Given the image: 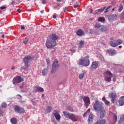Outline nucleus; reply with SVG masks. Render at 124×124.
Here are the masks:
<instances>
[{"mask_svg":"<svg viewBox=\"0 0 124 124\" xmlns=\"http://www.w3.org/2000/svg\"><path fill=\"white\" fill-rule=\"evenodd\" d=\"M102 104L103 103H100L99 101L97 100H95V103L93 105V108L95 111H99L100 114V118L103 119L105 117V114L106 113L105 112V110L103 108V107H102Z\"/></svg>","mask_w":124,"mask_h":124,"instance_id":"1","label":"nucleus"},{"mask_svg":"<svg viewBox=\"0 0 124 124\" xmlns=\"http://www.w3.org/2000/svg\"><path fill=\"white\" fill-rule=\"evenodd\" d=\"M63 114L64 117L67 118V119L71 120V121H73V122H77V118L75 114L70 113L69 112L65 111H63Z\"/></svg>","mask_w":124,"mask_h":124,"instance_id":"2","label":"nucleus"},{"mask_svg":"<svg viewBox=\"0 0 124 124\" xmlns=\"http://www.w3.org/2000/svg\"><path fill=\"white\" fill-rule=\"evenodd\" d=\"M110 45L111 47H117V46H119V45H121V44H123V40L121 39H118L116 40L114 39V38L111 37L110 38Z\"/></svg>","mask_w":124,"mask_h":124,"instance_id":"3","label":"nucleus"},{"mask_svg":"<svg viewBox=\"0 0 124 124\" xmlns=\"http://www.w3.org/2000/svg\"><path fill=\"white\" fill-rule=\"evenodd\" d=\"M79 65H83V66H89L90 65V60H89V56H86L83 59L80 60L78 62Z\"/></svg>","mask_w":124,"mask_h":124,"instance_id":"4","label":"nucleus"},{"mask_svg":"<svg viewBox=\"0 0 124 124\" xmlns=\"http://www.w3.org/2000/svg\"><path fill=\"white\" fill-rule=\"evenodd\" d=\"M33 60V57H32L31 55H26L25 56V57L23 58V62L25 64V67L26 68H28L29 66V62H31V61H32Z\"/></svg>","mask_w":124,"mask_h":124,"instance_id":"5","label":"nucleus"},{"mask_svg":"<svg viewBox=\"0 0 124 124\" xmlns=\"http://www.w3.org/2000/svg\"><path fill=\"white\" fill-rule=\"evenodd\" d=\"M52 69L51 71V73L52 74L55 73L56 72L57 69L60 67V65L59 64V61H55L52 65Z\"/></svg>","mask_w":124,"mask_h":124,"instance_id":"6","label":"nucleus"},{"mask_svg":"<svg viewBox=\"0 0 124 124\" xmlns=\"http://www.w3.org/2000/svg\"><path fill=\"white\" fill-rule=\"evenodd\" d=\"M56 45L57 42L53 41L52 40H47L46 43V47L49 46L50 47V48H54V47H55V46H56Z\"/></svg>","mask_w":124,"mask_h":124,"instance_id":"7","label":"nucleus"},{"mask_svg":"<svg viewBox=\"0 0 124 124\" xmlns=\"http://www.w3.org/2000/svg\"><path fill=\"white\" fill-rule=\"evenodd\" d=\"M24 79L22 78L20 76H16L15 77L13 80V84L14 85H16V84H19L21 82H23Z\"/></svg>","mask_w":124,"mask_h":124,"instance_id":"8","label":"nucleus"},{"mask_svg":"<svg viewBox=\"0 0 124 124\" xmlns=\"http://www.w3.org/2000/svg\"><path fill=\"white\" fill-rule=\"evenodd\" d=\"M80 98L83 99V101L85 103V106L86 108H88L89 106H90V104H91V100H90V97L88 96H81Z\"/></svg>","mask_w":124,"mask_h":124,"instance_id":"9","label":"nucleus"},{"mask_svg":"<svg viewBox=\"0 0 124 124\" xmlns=\"http://www.w3.org/2000/svg\"><path fill=\"white\" fill-rule=\"evenodd\" d=\"M119 18V15L118 14H114L108 16V19L109 22H114Z\"/></svg>","mask_w":124,"mask_h":124,"instance_id":"10","label":"nucleus"},{"mask_svg":"<svg viewBox=\"0 0 124 124\" xmlns=\"http://www.w3.org/2000/svg\"><path fill=\"white\" fill-rule=\"evenodd\" d=\"M15 111L16 113H19V114H23L25 113V109L21 107L16 106L15 107Z\"/></svg>","mask_w":124,"mask_h":124,"instance_id":"11","label":"nucleus"},{"mask_svg":"<svg viewBox=\"0 0 124 124\" xmlns=\"http://www.w3.org/2000/svg\"><path fill=\"white\" fill-rule=\"evenodd\" d=\"M53 115L55 117L57 121H60L61 115H60V113H59V111H58V110H54L53 111Z\"/></svg>","mask_w":124,"mask_h":124,"instance_id":"12","label":"nucleus"},{"mask_svg":"<svg viewBox=\"0 0 124 124\" xmlns=\"http://www.w3.org/2000/svg\"><path fill=\"white\" fill-rule=\"evenodd\" d=\"M109 97L110 98H111V102L112 103H115V100H116V97H117L116 93L113 92L109 94Z\"/></svg>","mask_w":124,"mask_h":124,"instance_id":"13","label":"nucleus"},{"mask_svg":"<svg viewBox=\"0 0 124 124\" xmlns=\"http://www.w3.org/2000/svg\"><path fill=\"white\" fill-rule=\"evenodd\" d=\"M107 52L110 56H114V55H116V54H117V50L115 49H108L107 51Z\"/></svg>","mask_w":124,"mask_h":124,"instance_id":"14","label":"nucleus"},{"mask_svg":"<svg viewBox=\"0 0 124 124\" xmlns=\"http://www.w3.org/2000/svg\"><path fill=\"white\" fill-rule=\"evenodd\" d=\"M97 65H98V63H97V62H93L92 64L90 67V69H91V70H94L97 67Z\"/></svg>","mask_w":124,"mask_h":124,"instance_id":"15","label":"nucleus"},{"mask_svg":"<svg viewBox=\"0 0 124 124\" xmlns=\"http://www.w3.org/2000/svg\"><path fill=\"white\" fill-rule=\"evenodd\" d=\"M59 38V36L56 34H52L50 36V40L53 41H56Z\"/></svg>","mask_w":124,"mask_h":124,"instance_id":"16","label":"nucleus"},{"mask_svg":"<svg viewBox=\"0 0 124 124\" xmlns=\"http://www.w3.org/2000/svg\"><path fill=\"white\" fill-rule=\"evenodd\" d=\"M76 34L78 36H82V35H84L85 34V32L83 30L81 29H78L76 32Z\"/></svg>","mask_w":124,"mask_h":124,"instance_id":"17","label":"nucleus"},{"mask_svg":"<svg viewBox=\"0 0 124 124\" xmlns=\"http://www.w3.org/2000/svg\"><path fill=\"white\" fill-rule=\"evenodd\" d=\"M102 100L104 102L105 104L107 105V106H110V105H111V103H110V102L106 100V98L105 97H103L102 98Z\"/></svg>","mask_w":124,"mask_h":124,"instance_id":"18","label":"nucleus"},{"mask_svg":"<svg viewBox=\"0 0 124 124\" xmlns=\"http://www.w3.org/2000/svg\"><path fill=\"white\" fill-rule=\"evenodd\" d=\"M119 103L120 106L124 105V96H122L120 98Z\"/></svg>","mask_w":124,"mask_h":124,"instance_id":"19","label":"nucleus"},{"mask_svg":"<svg viewBox=\"0 0 124 124\" xmlns=\"http://www.w3.org/2000/svg\"><path fill=\"white\" fill-rule=\"evenodd\" d=\"M88 122L90 124H92L93 122V114L90 113L89 116V118H88Z\"/></svg>","mask_w":124,"mask_h":124,"instance_id":"20","label":"nucleus"},{"mask_svg":"<svg viewBox=\"0 0 124 124\" xmlns=\"http://www.w3.org/2000/svg\"><path fill=\"white\" fill-rule=\"evenodd\" d=\"M106 123V120L105 119H104L98 120L96 122L94 123V124H105Z\"/></svg>","mask_w":124,"mask_h":124,"instance_id":"21","label":"nucleus"},{"mask_svg":"<svg viewBox=\"0 0 124 124\" xmlns=\"http://www.w3.org/2000/svg\"><path fill=\"white\" fill-rule=\"evenodd\" d=\"M52 107L51 106H48L46 110V113L47 114H49V113H51V112H52Z\"/></svg>","mask_w":124,"mask_h":124,"instance_id":"22","label":"nucleus"},{"mask_svg":"<svg viewBox=\"0 0 124 124\" xmlns=\"http://www.w3.org/2000/svg\"><path fill=\"white\" fill-rule=\"evenodd\" d=\"M123 122H124V114L121 116L120 119L118 121L119 124H123Z\"/></svg>","mask_w":124,"mask_h":124,"instance_id":"23","label":"nucleus"},{"mask_svg":"<svg viewBox=\"0 0 124 124\" xmlns=\"http://www.w3.org/2000/svg\"><path fill=\"white\" fill-rule=\"evenodd\" d=\"M66 110H67L70 112H74V109H73V108H72V107L70 106H68L66 107Z\"/></svg>","mask_w":124,"mask_h":124,"instance_id":"24","label":"nucleus"},{"mask_svg":"<svg viewBox=\"0 0 124 124\" xmlns=\"http://www.w3.org/2000/svg\"><path fill=\"white\" fill-rule=\"evenodd\" d=\"M84 45H85V42H84V41H80L78 48H80V49L83 48V46H84Z\"/></svg>","mask_w":124,"mask_h":124,"instance_id":"25","label":"nucleus"},{"mask_svg":"<svg viewBox=\"0 0 124 124\" xmlns=\"http://www.w3.org/2000/svg\"><path fill=\"white\" fill-rule=\"evenodd\" d=\"M105 9H106V7H105L103 8H101V9L96 10V11H95V14H98V12H103V11H104Z\"/></svg>","mask_w":124,"mask_h":124,"instance_id":"26","label":"nucleus"},{"mask_svg":"<svg viewBox=\"0 0 124 124\" xmlns=\"http://www.w3.org/2000/svg\"><path fill=\"white\" fill-rule=\"evenodd\" d=\"M17 122L16 118H12L11 119V123L12 124H17Z\"/></svg>","mask_w":124,"mask_h":124,"instance_id":"27","label":"nucleus"},{"mask_svg":"<svg viewBox=\"0 0 124 124\" xmlns=\"http://www.w3.org/2000/svg\"><path fill=\"white\" fill-rule=\"evenodd\" d=\"M36 92H40L41 93H43L44 92V89L42 87H37L36 88Z\"/></svg>","mask_w":124,"mask_h":124,"instance_id":"28","label":"nucleus"},{"mask_svg":"<svg viewBox=\"0 0 124 124\" xmlns=\"http://www.w3.org/2000/svg\"><path fill=\"white\" fill-rule=\"evenodd\" d=\"M98 22H101V23H104L105 22V18L104 17H100L97 19Z\"/></svg>","mask_w":124,"mask_h":124,"instance_id":"29","label":"nucleus"},{"mask_svg":"<svg viewBox=\"0 0 124 124\" xmlns=\"http://www.w3.org/2000/svg\"><path fill=\"white\" fill-rule=\"evenodd\" d=\"M85 77V72H83L82 73H81L79 75V78L80 80H83L84 79V77Z\"/></svg>","mask_w":124,"mask_h":124,"instance_id":"30","label":"nucleus"},{"mask_svg":"<svg viewBox=\"0 0 124 124\" xmlns=\"http://www.w3.org/2000/svg\"><path fill=\"white\" fill-rule=\"evenodd\" d=\"M102 25L100 24V23H96L94 25L95 29H100L101 28Z\"/></svg>","mask_w":124,"mask_h":124,"instance_id":"31","label":"nucleus"},{"mask_svg":"<svg viewBox=\"0 0 124 124\" xmlns=\"http://www.w3.org/2000/svg\"><path fill=\"white\" fill-rule=\"evenodd\" d=\"M100 30L101 31L104 32V31H107L108 29L107 28V27H106L105 26H102L101 27V29Z\"/></svg>","mask_w":124,"mask_h":124,"instance_id":"32","label":"nucleus"},{"mask_svg":"<svg viewBox=\"0 0 124 124\" xmlns=\"http://www.w3.org/2000/svg\"><path fill=\"white\" fill-rule=\"evenodd\" d=\"M48 72V69L47 68H45L43 71H42V74L44 76H45L46 74H47V73Z\"/></svg>","mask_w":124,"mask_h":124,"instance_id":"33","label":"nucleus"},{"mask_svg":"<svg viewBox=\"0 0 124 124\" xmlns=\"http://www.w3.org/2000/svg\"><path fill=\"white\" fill-rule=\"evenodd\" d=\"M111 80L112 78H111L110 77H108L105 79V81H106V82H110V81H111Z\"/></svg>","mask_w":124,"mask_h":124,"instance_id":"34","label":"nucleus"},{"mask_svg":"<svg viewBox=\"0 0 124 124\" xmlns=\"http://www.w3.org/2000/svg\"><path fill=\"white\" fill-rule=\"evenodd\" d=\"M29 42V38H25L23 39V43L24 44H27Z\"/></svg>","mask_w":124,"mask_h":124,"instance_id":"35","label":"nucleus"},{"mask_svg":"<svg viewBox=\"0 0 124 124\" xmlns=\"http://www.w3.org/2000/svg\"><path fill=\"white\" fill-rule=\"evenodd\" d=\"M106 74H107V75H108V76H112V75H113V74H112L111 72L108 70L106 72Z\"/></svg>","mask_w":124,"mask_h":124,"instance_id":"36","label":"nucleus"},{"mask_svg":"<svg viewBox=\"0 0 124 124\" xmlns=\"http://www.w3.org/2000/svg\"><path fill=\"white\" fill-rule=\"evenodd\" d=\"M123 9H124V6H123V5H121L118 8L119 12H121L123 10Z\"/></svg>","mask_w":124,"mask_h":124,"instance_id":"37","label":"nucleus"},{"mask_svg":"<svg viewBox=\"0 0 124 124\" xmlns=\"http://www.w3.org/2000/svg\"><path fill=\"white\" fill-rule=\"evenodd\" d=\"M1 107H2L3 108H6V107H7V105L6 104V103H3L1 104Z\"/></svg>","mask_w":124,"mask_h":124,"instance_id":"38","label":"nucleus"},{"mask_svg":"<svg viewBox=\"0 0 124 124\" xmlns=\"http://www.w3.org/2000/svg\"><path fill=\"white\" fill-rule=\"evenodd\" d=\"M111 7H112V6H109L105 10V13H107V12H108V9L111 8Z\"/></svg>","mask_w":124,"mask_h":124,"instance_id":"39","label":"nucleus"},{"mask_svg":"<svg viewBox=\"0 0 124 124\" xmlns=\"http://www.w3.org/2000/svg\"><path fill=\"white\" fill-rule=\"evenodd\" d=\"M11 4H12V5H14L15 4H17V2L15 1H12L11 2Z\"/></svg>","mask_w":124,"mask_h":124,"instance_id":"40","label":"nucleus"},{"mask_svg":"<svg viewBox=\"0 0 124 124\" xmlns=\"http://www.w3.org/2000/svg\"><path fill=\"white\" fill-rule=\"evenodd\" d=\"M113 119L114 121H117V115H113Z\"/></svg>","mask_w":124,"mask_h":124,"instance_id":"41","label":"nucleus"},{"mask_svg":"<svg viewBox=\"0 0 124 124\" xmlns=\"http://www.w3.org/2000/svg\"><path fill=\"white\" fill-rule=\"evenodd\" d=\"M46 61L47 64H50V59L47 58V59H46Z\"/></svg>","mask_w":124,"mask_h":124,"instance_id":"42","label":"nucleus"},{"mask_svg":"<svg viewBox=\"0 0 124 124\" xmlns=\"http://www.w3.org/2000/svg\"><path fill=\"white\" fill-rule=\"evenodd\" d=\"M6 8V7L5 6H1L0 7V9L1 10H3V9H5Z\"/></svg>","mask_w":124,"mask_h":124,"instance_id":"43","label":"nucleus"},{"mask_svg":"<svg viewBox=\"0 0 124 124\" xmlns=\"http://www.w3.org/2000/svg\"><path fill=\"white\" fill-rule=\"evenodd\" d=\"M2 114H3V111H1V110L0 109V116H2Z\"/></svg>","mask_w":124,"mask_h":124,"instance_id":"44","label":"nucleus"},{"mask_svg":"<svg viewBox=\"0 0 124 124\" xmlns=\"http://www.w3.org/2000/svg\"><path fill=\"white\" fill-rule=\"evenodd\" d=\"M63 10L64 12H66L67 11V7L64 8Z\"/></svg>","mask_w":124,"mask_h":124,"instance_id":"45","label":"nucleus"},{"mask_svg":"<svg viewBox=\"0 0 124 124\" xmlns=\"http://www.w3.org/2000/svg\"><path fill=\"white\" fill-rule=\"evenodd\" d=\"M90 112H91V109L89 108V109L87 110L86 113H90Z\"/></svg>","mask_w":124,"mask_h":124,"instance_id":"46","label":"nucleus"},{"mask_svg":"<svg viewBox=\"0 0 124 124\" xmlns=\"http://www.w3.org/2000/svg\"><path fill=\"white\" fill-rule=\"evenodd\" d=\"M20 29H21V30H25V27H24V26H21V27H20Z\"/></svg>","mask_w":124,"mask_h":124,"instance_id":"47","label":"nucleus"},{"mask_svg":"<svg viewBox=\"0 0 124 124\" xmlns=\"http://www.w3.org/2000/svg\"><path fill=\"white\" fill-rule=\"evenodd\" d=\"M87 114H88L86 112L85 113H84V115H83V117H87Z\"/></svg>","mask_w":124,"mask_h":124,"instance_id":"48","label":"nucleus"},{"mask_svg":"<svg viewBox=\"0 0 124 124\" xmlns=\"http://www.w3.org/2000/svg\"><path fill=\"white\" fill-rule=\"evenodd\" d=\"M32 102L33 105H36V103L34 102V101H32Z\"/></svg>","mask_w":124,"mask_h":124,"instance_id":"49","label":"nucleus"},{"mask_svg":"<svg viewBox=\"0 0 124 124\" xmlns=\"http://www.w3.org/2000/svg\"><path fill=\"white\" fill-rule=\"evenodd\" d=\"M89 10H90V13H93V10L92 9H89Z\"/></svg>","mask_w":124,"mask_h":124,"instance_id":"50","label":"nucleus"},{"mask_svg":"<svg viewBox=\"0 0 124 124\" xmlns=\"http://www.w3.org/2000/svg\"><path fill=\"white\" fill-rule=\"evenodd\" d=\"M71 52H73V53H75V49H71Z\"/></svg>","mask_w":124,"mask_h":124,"instance_id":"51","label":"nucleus"},{"mask_svg":"<svg viewBox=\"0 0 124 124\" xmlns=\"http://www.w3.org/2000/svg\"><path fill=\"white\" fill-rule=\"evenodd\" d=\"M11 69L13 70V69H15V66H13L12 67H11Z\"/></svg>","mask_w":124,"mask_h":124,"instance_id":"52","label":"nucleus"},{"mask_svg":"<svg viewBox=\"0 0 124 124\" xmlns=\"http://www.w3.org/2000/svg\"><path fill=\"white\" fill-rule=\"evenodd\" d=\"M56 17H57V16H56V15H53V19H56Z\"/></svg>","mask_w":124,"mask_h":124,"instance_id":"53","label":"nucleus"},{"mask_svg":"<svg viewBox=\"0 0 124 124\" xmlns=\"http://www.w3.org/2000/svg\"><path fill=\"white\" fill-rule=\"evenodd\" d=\"M57 6H58V7H60V6H61V4H60V3H57Z\"/></svg>","mask_w":124,"mask_h":124,"instance_id":"54","label":"nucleus"},{"mask_svg":"<svg viewBox=\"0 0 124 124\" xmlns=\"http://www.w3.org/2000/svg\"><path fill=\"white\" fill-rule=\"evenodd\" d=\"M17 12H19V13H21V12L20 11V9H18L17 10Z\"/></svg>","mask_w":124,"mask_h":124,"instance_id":"55","label":"nucleus"},{"mask_svg":"<svg viewBox=\"0 0 124 124\" xmlns=\"http://www.w3.org/2000/svg\"><path fill=\"white\" fill-rule=\"evenodd\" d=\"M58 7H59L58 6H55L54 7V9H57V8H58Z\"/></svg>","mask_w":124,"mask_h":124,"instance_id":"56","label":"nucleus"},{"mask_svg":"<svg viewBox=\"0 0 124 124\" xmlns=\"http://www.w3.org/2000/svg\"><path fill=\"white\" fill-rule=\"evenodd\" d=\"M52 122H53L54 124H57V122L56 121H54V120H52Z\"/></svg>","mask_w":124,"mask_h":124,"instance_id":"57","label":"nucleus"},{"mask_svg":"<svg viewBox=\"0 0 124 124\" xmlns=\"http://www.w3.org/2000/svg\"><path fill=\"white\" fill-rule=\"evenodd\" d=\"M41 13H44V10H43V11H41Z\"/></svg>","mask_w":124,"mask_h":124,"instance_id":"58","label":"nucleus"},{"mask_svg":"<svg viewBox=\"0 0 124 124\" xmlns=\"http://www.w3.org/2000/svg\"><path fill=\"white\" fill-rule=\"evenodd\" d=\"M122 47H123V46H119V49H121V48H122Z\"/></svg>","mask_w":124,"mask_h":124,"instance_id":"59","label":"nucleus"},{"mask_svg":"<svg viewBox=\"0 0 124 124\" xmlns=\"http://www.w3.org/2000/svg\"><path fill=\"white\" fill-rule=\"evenodd\" d=\"M57 1H59L60 2H61V1H62V0H56Z\"/></svg>","mask_w":124,"mask_h":124,"instance_id":"60","label":"nucleus"},{"mask_svg":"<svg viewBox=\"0 0 124 124\" xmlns=\"http://www.w3.org/2000/svg\"><path fill=\"white\" fill-rule=\"evenodd\" d=\"M113 81H114V82H115V81H116V79L115 78H113Z\"/></svg>","mask_w":124,"mask_h":124,"instance_id":"61","label":"nucleus"},{"mask_svg":"<svg viewBox=\"0 0 124 124\" xmlns=\"http://www.w3.org/2000/svg\"><path fill=\"white\" fill-rule=\"evenodd\" d=\"M2 38H3L4 37V34L2 35Z\"/></svg>","mask_w":124,"mask_h":124,"instance_id":"62","label":"nucleus"},{"mask_svg":"<svg viewBox=\"0 0 124 124\" xmlns=\"http://www.w3.org/2000/svg\"><path fill=\"white\" fill-rule=\"evenodd\" d=\"M114 10H115V8H113L112 9V11H114Z\"/></svg>","mask_w":124,"mask_h":124,"instance_id":"63","label":"nucleus"},{"mask_svg":"<svg viewBox=\"0 0 124 124\" xmlns=\"http://www.w3.org/2000/svg\"><path fill=\"white\" fill-rule=\"evenodd\" d=\"M44 96V94H42V97H43V98Z\"/></svg>","mask_w":124,"mask_h":124,"instance_id":"64","label":"nucleus"}]
</instances>
